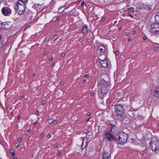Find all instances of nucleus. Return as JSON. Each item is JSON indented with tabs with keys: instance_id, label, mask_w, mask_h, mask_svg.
<instances>
[{
	"instance_id": "obj_53",
	"label": "nucleus",
	"mask_w": 159,
	"mask_h": 159,
	"mask_svg": "<svg viewBox=\"0 0 159 159\" xmlns=\"http://www.w3.org/2000/svg\"><path fill=\"white\" fill-rule=\"evenodd\" d=\"M83 41V39L82 38L80 39L79 40V41L80 42H82Z\"/></svg>"
},
{
	"instance_id": "obj_14",
	"label": "nucleus",
	"mask_w": 159,
	"mask_h": 159,
	"mask_svg": "<svg viewBox=\"0 0 159 159\" xmlns=\"http://www.w3.org/2000/svg\"><path fill=\"white\" fill-rule=\"evenodd\" d=\"M98 49L101 52H104L106 50V48L103 45H100L98 47Z\"/></svg>"
},
{
	"instance_id": "obj_9",
	"label": "nucleus",
	"mask_w": 159,
	"mask_h": 159,
	"mask_svg": "<svg viewBox=\"0 0 159 159\" xmlns=\"http://www.w3.org/2000/svg\"><path fill=\"white\" fill-rule=\"evenodd\" d=\"M11 24V23L9 22H2L1 24L2 25V27L5 29H9L11 27V25H9Z\"/></svg>"
},
{
	"instance_id": "obj_61",
	"label": "nucleus",
	"mask_w": 159,
	"mask_h": 159,
	"mask_svg": "<svg viewBox=\"0 0 159 159\" xmlns=\"http://www.w3.org/2000/svg\"><path fill=\"white\" fill-rule=\"evenodd\" d=\"M117 20H116V21H115L114 23L115 24H116L117 23Z\"/></svg>"
},
{
	"instance_id": "obj_51",
	"label": "nucleus",
	"mask_w": 159,
	"mask_h": 159,
	"mask_svg": "<svg viewBox=\"0 0 159 159\" xmlns=\"http://www.w3.org/2000/svg\"><path fill=\"white\" fill-rule=\"evenodd\" d=\"M31 131V129H29L28 130V132H30Z\"/></svg>"
},
{
	"instance_id": "obj_39",
	"label": "nucleus",
	"mask_w": 159,
	"mask_h": 159,
	"mask_svg": "<svg viewBox=\"0 0 159 159\" xmlns=\"http://www.w3.org/2000/svg\"><path fill=\"white\" fill-rule=\"evenodd\" d=\"M136 33V31H135V30L133 31L132 32V33L133 34H135Z\"/></svg>"
},
{
	"instance_id": "obj_31",
	"label": "nucleus",
	"mask_w": 159,
	"mask_h": 159,
	"mask_svg": "<svg viewBox=\"0 0 159 159\" xmlns=\"http://www.w3.org/2000/svg\"><path fill=\"white\" fill-rule=\"evenodd\" d=\"M65 55H66V53L64 52H63L62 53H61V57H64Z\"/></svg>"
},
{
	"instance_id": "obj_54",
	"label": "nucleus",
	"mask_w": 159,
	"mask_h": 159,
	"mask_svg": "<svg viewBox=\"0 0 159 159\" xmlns=\"http://www.w3.org/2000/svg\"><path fill=\"white\" fill-rule=\"evenodd\" d=\"M60 84H61L63 85V84H64V82L63 81H61V82Z\"/></svg>"
},
{
	"instance_id": "obj_52",
	"label": "nucleus",
	"mask_w": 159,
	"mask_h": 159,
	"mask_svg": "<svg viewBox=\"0 0 159 159\" xmlns=\"http://www.w3.org/2000/svg\"><path fill=\"white\" fill-rule=\"evenodd\" d=\"M105 20V17H103L102 18V21H104Z\"/></svg>"
},
{
	"instance_id": "obj_35",
	"label": "nucleus",
	"mask_w": 159,
	"mask_h": 159,
	"mask_svg": "<svg viewBox=\"0 0 159 159\" xmlns=\"http://www.w3.org/2000/svg\"><path fill=\"white\" fill-rule=\"evenodd\" d=\"M57 122L56 120H53V123L54 124H57Z\"/></svg>"
},
{
	"instance_id": "obj_60",
	"label": "nucleus",
	"mask_w": 159,
	"mask_h": 159,
	"mask_svg": "<svg viewBox=\"0 0 159 159\" xmlns=\"http://www.w3.org/2000/svg\"><path fill=\"white\" fill-rule=\"evenodd\" d=\"M90 118H88V119L87 120V122L89 121L90 120Z\"/></svg>"
},
{
	"instance_id": "obj_5",
	"label": "nucleus",
	"mask_w": 159,
	"mask_h": 159,
	"mask_svg": "<svg viewBox=\"0 0 159 159\" xmlns=\"http://www.w3.org/2000/svg\"><path fill=\"white\" fill-rule=\"evenodd\" d=\"M110 85L109 83L105 82L103 85H102L101 87L102 93L104 94L107 93L110 89Z\"/></svg>"
},
{
	"instance_id": "obj_49",
	"label": "nucleus",
	"mask_w": 159,
	"mask_h": 159,
	"mask_svg": "<svg viewBox=\"0 0 159 159\" xmlns=\"http://www.w3.org/2000/svg\"><path fill=\"white\" fill-rule=\"evenodd\" d=\"M131 37H129V39H128V42L129 41L131 40Z\"/></svg>"
},
{
	"instance_id": "obj_25",
	"label": "nucleus",
	"mask_w": 159,
	"mask_h": 159,
	"mask_svg": "<svg viewBox=\"0 0 159 159\" xmlns=\"http://www.w3.org/2000/svg\"><path fill=\"white\" fill-rule=\"evenodd\" d=\"M53 122V119H50L48 120V123L50 124Z\"/></svg>"
},
{
	"instance_id": "obj_6",
	"label": "nucleus",
	"mask_w": 159,
	"mask_h": 159,
	"mask_svg": "<svg viewBox=\"0 0 159 159\" xmlns=\"http://www.w3.org/2000/svg\"><path fill=\"white\" fill-rule=\"evenodd\" d=\"M1 11L3 15L5 16H9L11 13V9L8 7H3Z\"/></svg>"
},
{
	"instance_id": "obj_56",
	"label": "nucleus",
	"mask_w": 159,
	"mask_h": 159,
	"mask_svg": "<svg viewBox=\"0 0 159 159\" xmlns=\"http://www.w3.org/2000/svg\"><path fill=\"white\" fill-rule=\"evenodd\" d=\"M59 19V17H57V18H56V20H58Z\"/></svg>"
},
{
	"instance_id": "obj_29",
	"label": "nucleus",
	"mask_w": 159,
	"mask_h": 159,
	"mask_svg": "<svg viewBox=\"0 0 159 159\" xmlns=\"http://www.w3.org/2000/svg\"><path fill=\"white\" fill-rule=\"evenodd\" d=\"M52 136V135L51 134L49 133L48 134L47 136V138L48 139H50Z\"/></svg>"
},
{
	"instance_id": "obj_37",
	"label": "nucleus",
	"mask_w": 159,
	"mask_h": 159,
	"mask_svg": "<svg viewBox=\"0 0 159 159\" xmlns=\"http://www.w3.org/2000/svg\"><path fill=\"white\" fill-rule=\"evenodd\" d=\"M84 77L86 78H88L89 77V75H88L86 74L85 75Z\"/></svg>"
},
{
	"instance_id": "obj_21",
	"label": "nucleus",
	"mask_w": 159,
	"mask_h": 159,
	"mask_svg": "<svg viewBox=\"0 0 159 159\" xmlns=\"http://www.w3.org/2000/svg\"><path fill=\"white\" fill-rule=\"evenodd\" d=\"M65 7V6L60 7L58 10V12L60 13L63 12L65 10V9H63V8Z\"/></svg>"
},
{
	"instance_id": "obj_15",
	"label": "nucleus",
	"mask_w": 159,
	"mask_h": 159,
	"mask_svg": "<svg viewBox=\"0 0 159 159\" xmlns=\"http://www.w3.org/2000/svg\"><path fill=\"white\" fill-rule=\"evenodd\" d=\"M107 56L102 55L99 57V59L100 60V61H103L104 60H107Z\"/></svg>"
},
{
	"instance_id": "obj_43",
	"label": "nucleus",
	"mask_w": 159,
	"mask_h": 159,
	"mask_svg": "<svg viewBox=\"0 0 159 159\" xmlns=\"http://www.w3.org/2000/svg\"><path fill=\"white\" fill-rule=\"evenodd\" d=\"M93 95H94V93H93V92H91V93H90V96H91L92 97V96H93Z\"/></svg>"
},
{
	"instance_id": "obj_57",
	"label": "nucleus",
	"mask_w": 159,
	"mask_h": 159,
	"mask_svg": "<svg viewBox=\"0 0 159 159\" xmlns=\"http://www.w3.org/2000/svg\"><path fill=\"white\" fill-rule=\"evenodd\" d=\"M54 146L55 147H57L58 145L57 144H55L54 145Z\"/></svg>"
},
{
	"instance_id": "obj_4",
	"label": "nucleus",
	"mask_w": 159,
	"mask_h": 159,
	"mask_svg": "<svg viewBox=\"0 0 159 159\" xmlns=\"http://www.w3.org/2000/svg\"><path fill=\"white\" fill-rule=\"evenodd\" d=\"M150 148L154 152L159 151V141H153L150 143Z\"/></svg>"
},
{
	"instance_id": "obj_62",
	"label": "nucleus",
	"mask_w": 159,
	"mask_h": 159,
	"mask_svg": "<svg viewBox=\"0 0 159 159\" xmlns=\"http://www.w3.org/2000/svg\"><path fill=\"white\" fill-rule=\"evenodd\" d=\"M83 83H84V82H85V81H86V80H83Z\"/></svg>"
},
{
	"instance_id": "obj_24",
	"label": "nucleus",
	"mask_w": 159,
	"mask_h": 159,
	"mask_svg": "<svg viewBox=\"0 0 159 159\" xmlns=\"http://www.w3.org/2000/svg\"><path fill=\"white\" fill-rule=\"evenodd\" d=\"M74 10H75V15L74 14V16H77L79 15V13L77 11H76L75 10V9H73L72 10V11H74Z\"/></svg>"
},
{
	"instance_id": "obj_30",
	"label": "nucleus",
	"mask_w": 159,
	"mask_h": 159,
	"mask_svg": "<svg viewBox=\"0 0 159 159\" xmlns=\"http://www.w3.org/2000/svg\"><path fill=\"white\" fill-rule=\"evenodd\" d=\"M155 31H156L155 34H159V27H157V30Z\"/></svg>"
},
{
	"instance_id": "obj_3",
	"label": "nucleus",
	"mask_w": 159,
	"mask_h": 159,
	"mask_svg": "<svg viewBox=\"0 0 159 159\" xmlns=\"http://www.w3.org/2000/svg\"><path fill=\"white\" fill-rule=\"evenodd\" d=\"M25 5L24 3H20L19 2H16L14 8L16 10L18 11L19 15H21L24 13L25 10Z\"/></svg>"
},
{
	"instance_id": "obj_36",
	"label": "nucleus",
	"mask_w": 159,
	"mask_h": 159,
	"mask_svg": "<svg viewBox=\"0 0 159 159\" xmlns=\"http://www.w3.org/2000/svg\"><path fill=\"white\" fill-rule=\"evenodd\" d=\"M44 133H41L40 135V137L41 138L43 137L44 136Z\"/></svg>"
},
{
	"instance_id": "obj_59",
	"label": "nucleus",
	"mask_w": 159,
	"mask_h": 159,
	"mask_svg": "<svg viewBox=\"0 0 159 159\" xmlns=\"http://www.w3.org/2000/svg\"><path fill=\"white\" fill-rule=\"evenodd\" d=\"M88 116H90L91 115V113H87Z\"/></svg>"
},
{
	"instance_id": "obj_20",
	"label": "nucleus",
	"mask_w": 159,
	"mask_h": 159,
	"mask_svg": "<svg viewBox=\"0 0 159 159\" xmlns=\"http://www.w3.org/2000/svg\"><path fill=\"white\" fill-rule=\"evenodd\" d=\"M155 18L156 23L159 24V13H157L156 15Z\"/></svg>"
},
{
	"instance_id": "obj_58",
	"label": "nucleus",
	"mask_w": 159,
	"mask_h": 159,
	"mask_svg": "<svg viewBox=\"0 0 159 159\" xmlns=\"http://www.w3.org/2000/svg\"><path fill=\"white\" fill-rule=\"evenodd\" d=\"M37 124V122H34V125H36Z\"/></svg>"
},
{
	"instance_id": "obj_42",
	"label": "nucleus",
	"mask_w": 159,
	"mask_h": 159,
	"mask_svg": "<svg viewBox=\"0 0 159 159\" xmlns=\"http://www.w3.org/2000/svg\"><path fill=\"white\" fill-rule=\"evenodd\" d=\"M119 54V52L118 51H116L115 52V54L116 55H118Z\"/></svg>"
},
{
	"instance_id": "obj_40",
	"label": "nucleus",
	"mask_w": 159,
	"mask_h": 159,
	"mask_svg": "<svg viewBox=\"0 0 159 159\" xmlns=\"http://www.w3.org/2000/svg\"><path fill=\"white\" fill-rule=\"evenodd\" d=\"M84 2H82L81 4V6L82 7L84 5Z\"/></svg>"
},
{
	"instance_id": "obj_45",
	"label": "nucleus",
	"mask_w": 159,
	"mask_h": 159,
	"mask_svg": "<svg viewBox=\"0 0 159 159\" xmlns=\"http://www.w3.org/2000/svg\"><path fill=\"white\" fill-rule=\"evenodd\" d=\"M55 63L54 62H53L52 63V64H51V66L53 67V66H54V65H55Z\"/></svg>"
},
{
	"instance_id": "obj_47",
	"label": "nucleus",
	"mask_w": 159,
	"mask_h": 159,
	"mask_svg": "<svg viewBox=\"0 0 159 159\" xmlns=\"http://www.w3.org/2000/svg\"><path fill=\"white\" fill-rule=\"evenodd\" d=\"M48 51H46L45 52H44V54L45 55H47V54H48Z\"/></svg>"
},
{
	"instance_id": "obj_2",
	"label": "nucleus",
	"mask_w": 159,
	"mask_h": 159,
	"mask_svg": "<svg viewBox=\"0 0 159 159\" xmlns=\"http://www.w3.org/2000/svg\"><path fill=\"white\" fill-rule=\"evenodd\" d=\"M128 138V135L124 132L120 133L115 137V140H116L118 143L120 144H124L126 143Z\"/></svg>"
},
{
	"instance_id": "obj_16",
	"label": "nucleus",
	"mask_w": 159,
	"mask_h": 159,
	"mask_svg": "<svg viewBox=\"0 0 159 159\" xmlns=\"http://www.w3.org/2000/svg\"><path fill=\"white\" fill-rule=\"evenodd\" d=\"M80 139L82 141V144L81 148L82 150H83L84 148L86 145H85V146H84V143L85 142L86 143L87 142L88 140L87 139H85L84 137H81Z\"/></svg>"
},
{
	"instance_id": "obj_7",
	"label": "nucleus",
	"mask_w": 159,
	"mask_h": 159,
	"mask_svg": "<svg viewBox=\"0 0 159 159\" xmlns=\"http://www.w3.org/2000/svg\"><path fill=\"white\" fill-rule=\"evenodd\" d=\"M104 137L108 141L115 140V138L114 135L110 132H106L104 135Z\"/></svg>"
},
{
	"instance_id": "obj_8",
	"label": "nucleus",
	"mask_w": 159,
	"mask_h": 159,
	"mask_svg": "<svg viewBox=\"0 0 159 159\" xmlns=\"http://www.w3.org/2000/svg\"><path fill=\"white\" fill-rule=\"evenodd\" d=\"M159 27V24L157 23H154L152 24L151 25L150 31L155 34L156 30L157 27Z\"/></svg>"
},
{
	"instance_id": "obj_44",
	"label": "nucleus",
	"mask_w": 159,
	"mask_h": 159,
	"mask_svg": "<svg viewBox=\"0 0 159 159\" xmlns=\"http://www.w3.org/2000/svg\"><path fill=\"white\" fill-rule=\"evenodd\" d=\"M42 104L43 105H44L46 103V102L45 101H42Z\"/></svg>"
},
{
	"instance_id": "obj_18",
	"label": "nucleus",
	"mask_w": 159,
	"mask_h": 159,
	"mask_svg": "<svg viewBox=\"0 0 159 159\" xmlns=\"http://www.w3.org/2000/svg\"><path fill=\"white\" fill-rule=\"evenodd\" d=\"M88 26L86 25H83L82 30V32L83 33H84L85 34L87 33L88 30Z\"/></svg>"
},
{
	"instance_id": "obj_41",
	"label": "nucleus",
	"mask_w": 159,
	"mask_h": 159,
	"mask_svg": "<svg viewBox=\"0 0 159 159\" xmlns=\"http://www.w3.org/2000/svg\"><path fill=\"white\" fill-rule=\"evenodd\" d=\"M21 140H22L21 138H20L19 139H18V142H21Z\"/></svg>"
},
{
	"instance_id": "obj_48",
	"label": "nucleus",
	"mask_w": 159,
	"mask_h": 159,
	"mask_svg": "<svg viewBox=\"0 0 159 159\" xmlns=\"http://www.w3.org/2000/svg\"><path fill=\"white\" fill-rule=\"evenodd\" d=\"M49 60L50 61H52V57H50L49 59Z\"/></svg>"
},
{
	"instance_id": "obj_1",
	"label": "nucleus",
	"mask_w": 159,
	"mask_h": 159,
	"mask_svg": "<svg viewBox=\"0 0 159 159\" xmlns=\"http://www.w3.org/2000/svg\"><path fill=\"white\" fill-rule=\"evenodd\" d=\"M115 113L119 120L123 121L125 118L122 105L119 104L115 106Z\"/></svg>"
},
{
	"instance_id": "obj_34",
	"label": "nucleus",
	"mask_w": 159,
	"mask_h": 159,
	"mask_svg": "<svg viewBox=\"0 0 159 159\" xmlns=\"http://www.w3.org/2000/svg\"><path fill=\"white\" fill-rule=\"evenodd\" d=\"M147 39V37L146 36H144L143 37V40H146Z\"/></svg>"
},
{
	"instance_id": "obj_22",
	"label": "nucleus",
	"mask_w": 159,
	"mask_h": 159,
	"mask_svg": "<svg viewBox=\"0 0 159 159\" xmlns=\"http://www.w3.org/2000/svg\"><path fill=\"white\" fill-rule=\"evenodd\" d=\"M50 36L49 35H48L46 36V38L44 40V42L45 41L48 42L50 40Z\"/></svg>"
},
{
	"instance_id": "obj_10",
	"label": "nucleus",
	"mask_w": 159,
	"mask_h": 159,
	"mask_svg": "<svg viewBox=\"0 0 159 159\" xmlns=\"http://www.w3.org/2000/svg\"><path fill=\"white\" fill-rule=\"evenodd\" d=\"M153 95L156 98L159 97V86L156 87L153 92Z\"/></svg>"
},
{
	"instance_id": "obj_27",
	"label": "nucleus",
	"mask_w": 159,
	"mask_h": 159,
	"mask_svg": "<svg viewBox=\"0 0 159 159\" xmlns=\"http://www.w3.org/2000/svg\"><path fill=\"white\" fill-rule=\"evenodd\" d=\"M57 38H58V36H57V35H55L53 37V38H52L53 40L54 41H55L57 39Z\"/></svg>"
},
{
	"instance_id": "obj_13",
	"label": "nucleus",
	"mask_w": 159,
	"mask_h": 159,
	"mask_svg": "<svg viewBox=\"0 0 159 159\" xmlns=\"http://www.w3.org/2000/svg\"><path fill=\"white\" fill-rule=\"evenodd\" d=\"M148 7V6L141 2L139 3L137 5V7L139 9H146Z\"/></svg>"
},
{
	"instance_id": "obj_46",
	"label": "nucleus",
	"mask_w": 159,
	"mask_h": 159,
	"mask_svg": "<svg viewBox=\"0 0 159 159\" xmlns=\"http://www.w3.org/2000/svg\"><path fill=\"white\" fill-rule=\"evenodd\" d=\"M15 146L16 147H18L19 146V145L17 143H16Z\"/></svg>"
},
{
	"instance_id": "obj_26",
	"label": "nucleus",
	"mask_w": 159,
	"mask_h": 159,
	"mask_svg": "<svg viewBox=\"0 0 159 159\" xmlns=\"http://www.w3.org/2000/svg\"><path fill=\"white\" fill-rule=\"evenodd\" d=\"M10 152L11 154V155L12 156H14L15 155V152H14L13 150H10Z\"/></svg>"
},
{
	"instance_id": "obj_55",
	"label": "nucleus",
	"mask_w": 159,
	"mask_h": 159,
	"mask_svg": "<svg viewBox=\"0 0 159 159\" xmlns=\"http://www.w3.org/2000/svg\"><path fill=\"white\" fill-rule=\"evenodd\" d=\"M39 111H37V112H36V113L37 115H38L39 114Z\"/></svg>"
},
{
	"instance_id": "obj_64",
	"label": "nucleus",
	"mask_w": 159,
	"mask_h": 159,
	"mask_svg": "<svg viewBox=\"0 0 159 159\" xmlns=\"http://www.w3.org/2000/svg\"><path fill=\"white\" fill-rule=\"evenodd\" d=\"M13 159H17V158L16 157H14L13 158Z\"/></svg>"
},
{
	"instance_id": "obj_33",
	"label": "nucleus",
	"mask_w": 159,
	"mask_h": 159,
	"mask_svg": "<svg viewBox=\"0 0 159 159\" xmlns=\"http://www.w3.org/2000/svg\"><path fill=\"white\" fill-rule=\"evenodd\" d=\"M158 47H155L154 48V50L155 51H157L158 49Z\"/></svg>"
},
{
	"instance_id": "obj_28",
	"label": "nucleus",
	"mask_w": 159,
	"mask_h": 159,
	"mask_svg": "<svg viewBox=\"0 0 159 159\" xmlns=\"http://www.w3.org/2000/svg\"><path fill=\"white\" fill-rule=\"evenodd\" d=\"M27 0H19L18 2H21L22 3H24L25 4V3L27 2Z\"/></svg>"
},
{
	"instance_id": "obj_32",
	"label": "nucleus",
	"mask_w": 159,
	"mask_h": 159,
	"mask_svg": "<svg viewBox=\"0 0 159 159\" xmlns=\"http://www.w3.org/2000/svg\"><path fill=\"white\" fill-rule=\"evenodd\" d=\"M128 16L132 18H133V15L131 13H129Z\"/></svg>"
},
{
	"instance_id": "obj_63",
	"label": "nucleus",
	"mask_w": 159,
	"mask_h": 159,
	"mask_svg": "<svg viewBox=\"0 0 159 159\" xmlns=\"http://www.w3.org/2000/svg\"><path fill=\"white\" fill-rule=\"evenodd\" d=\"M35 75V74L34 73L33 74L32 76H34Z\"/></svg>"
},
{
	"instance_id": "obj_17",
	"label": "nucleus",
	"mask_w": 159,
	"mask_h": 159,
	"mask_svg": "<svg viewBox=\"0 0 159 159\" xmlns=\"http://www.w3.org/2000/svg\"><path fill=\"white\" fill-rule=\"evenodd\" d=\"M93 135V133L91 131H88L86 135V138L89 139L92 138Z\"/></svg>"
},
{
	"instance_id": "obj_19",
	"label": "nucleus",
	"mask_w": 159,
	"mask_h": 159,
	"mask_svg": "<svg viewBox=\"0 0 159 159\" xmlns=\"http://www.w3.org/2000/svg\"><path fill=\"white\" fill-rule=\"evenodd\" d=\"M116 128V126L113 124H110L109 126V129L111 132H114L115 131Z\"/></svg>"
},
{
	"instance_id": "obj_12",
	"label": "nucleus",
	"mask_w": 159,
	"mask_h": 159,
	"mask_svg": "<svg viewBox=\"0 0 159 159\" xmlns=\"http://www.w3.org/2000/svg\"><path fill=\"white\" fill-rule=\"evenodd\" d=\"M111 155L110 152H104L103 154V159H110Z\"/></svg>"
},
{
	"instance_id": "obj_38",
	"label": "nucleus",
	"mask_w": 159,
	"mask_h": 159,
	"mask_svg": "<svg viewBox=\"0 0 159 159\" xmlns=\"http://www.w3.org/2000/svg\"><path fill=\"white\" fill-rule=\"evenodd\" d=\"M57 154L59 156L61 155V152L60 151H59L58 152Z\"/></svg>"
},
{
	"instance_id": "obj_11",
	"label": "nucleus",
	"mask_w": 159,
	"mask_h": 159,
	"mask_svg": "<svg viewBox=\"0 0 159 159\" xmlns=\"http://www.w3.org/2000/svg\"><path fill=\"white\" fill-rule=\"evenodd\" d=\"M100 63L102 67L107 68L108 67L109 64L107 60H104L103 61H100Z\"/></svg>"
},
{
	"instance_id": "obj_50",
	"label": "nucleus",
	"mask_w": 159,
	"mask_h": 159,
	"mask_svg": "<svg viewBox=\"0 0 159 159\" xmlns=\"http://www.w3.org/2000/svg\"><path fill=\"white\" fill-rule=\"evenodd\" d=\"M125 35L126 36H127V35H128V34H129V33H128V32H126V33H125Z\"/></svg>"
},
{
	"instance_id": "obj_23",
	"label": "nucleus",
	"mask_w": 159,
	"mask_h": 159,
	"mask_svg": "<svg viewBox=\"0 0 159 159\" xmlns=\"http://www.w3.org/2000/svg\"><path fill=\"white\" fill-rule=\"evenodd\" d=\"M128 10L129 11H131L133 13H134L135 11V10H134V8L133 7L128 8Z\"/></svg>"
}]
</instances>
